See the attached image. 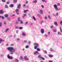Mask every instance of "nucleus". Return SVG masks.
<instances>
[{"label":"nucleus","mask_w":62,"mask_h":62,"mask_svg":"<svg viewBox=\"0 0 62 62\" xmlns=\"http://www.w3.org/2000/svg\"><path fill=\"white\" fill-rule=\"evenodd\" d=\"M8 50L10 52V54H13V53L14 52H15V50L13 47H9L8 48Z\"/></svg>","instance_id":"nucleus-1"},{"label":"nucleus","mask_w":62,"mask_h":62,"mask_svg":"<svg viewBox=\"0 0 62 62\" xmlns=\"http://www.w3.org/2000/svg\"><path fill=\"white\" fill-rule=\"evenodd\" d=\"M54 8L56 11H58L61 10V8H59L58 9L56 4H54Z\"/></svg>","instance_id":"nucleus-2"},{"label":"nucleus","mask_w":62,"mask_h":62,"mask_svg":"<svg viewBox=\"0 0 62 62\" xmlns=\"http://www.w3.org/2000/svg\"><path fill=\"white\" fill-rule=\"evenodd\" d=\"M7 57L8 59H13V57H12L10 56L9 55H7Z\"/></svg>","instance_id":"nucleus-3"},{"label":"nucleus","mask_w":62,"mask_h":62,"mask_svg":"<svg viewBox=\"0 0 62 62\" xmlns=\"http://www.w3.org/2000/svg\"><path fill=\"white\" fill-rule=\"evenodd\" d=\"M41 32L42 34H43L44 33V29H42L41 30Z\"/></svg>","instance_id":"nucleus-4"},{"label":"nucleus","mask_w":62,"mask_h":62,"mask_svg":"<svg viewBox=\"0 0 62 62\" xmlns=\"http://www.w3.org/2000/svg\"><path fill=\"white\" fill-rule=\"evenodd\" d=\"M4 13V11L3 10H0V14H2Z\"/></svg>","instance_id":"nucleus-5"},{"label":"nucleus","mask_w":62,"mask_h":62,"mask_svg":"<svg viewBox=\"0 0 62 62\" xmlns=\"http://www.w3.org/2000/svg\"><path fill=\"white\" fill-rule=\"evenodd\" d=\"M54 24L56 26H58V24L57 22H54Z\"/></svg>","instance_id":"nucleus-6"},{"label":"nucleus","mask_w":62,"mask_h":62,"mask_svg":"<svg viewBox=\"0 0 62 62\" xmlns=\"http://www.w3.org/2000/svg\"><path fill=\"white\" fill-rule=\"evenodd\" d=\"M34 46H39V45L37 43H34Z\"/></svg>","instance_id":"nucleus-7"},{"label":"nucleus","mask_w":62,"mask_h":62,"mask_svg":"<svg viewBox=\"0 0 62 62\" xmlns=\"http://www.w3.org/2000/svg\"><path fill=\"white\" fill-rule=\"evenodd\" d=\"M24 58L25 60H28V59L27 58V57L26 56H25Z\"/></svg>","instance_id":"nucleus-8"},{"label":"nucleus","mask_w":62,"mask_h":62,"mask_svg":"<svg viewBox=\"0 0 62 62\" xmlns=\"http://www.w3.org/2000/svg\"><path fill=\"white\" fill-rule=\"evenodd\" d=\"M48 56H49V57H51V58L53 57V55L51 54H48Z\"/></svg>","instance_id":"nucleus-9"},{"label":"nucleus","mask_w":62,"mask_h":62,"mask_svg":"<svg viewBox=\"0 0 62 62\" xmlns=\"http://www.w3.org/2000/svg\"><path fill=\"white\" fill-rule=\"evenodd\" d=\"M8 14H5L4 15V16L6 18H8Z\"/></svg>","instance_id":"nucleus-10"},{"label":"nucleus","mask_w":62,"mask_h":62,"mask_svg":"<svg viewBox=\"0 0 62 62\" xmlns=\"http://www.w3.org/2000/svg\"><path fill=\"white\" fill-rule=\"evenodd\" d=\"M40 13L41 14H42L43 13V11H42V10H40Z\"/></svg>","instance_id":"nucleus-11"},{"label":"nucleus","mask_w":62,"mask_h":62,"mask_svg":"<svg viewBox=\"0 0 62 62\" xmlns=\"http://www.w3.org/2000/svg\"><path fill=\"white\" fill-rule=\"evenodd\" d=\"M9 30V29L8 28L6 29L5 30V32H8V31Z\"/></svg>","instance_id":"nucleus-12"},{"label":"nucleus","mask_w":62,"mask_h":62,"mask_svg":"<svg viewBox=\"0 0 62 62\" xmlns=\"http://www.w3.org/2000/svg\"><path fill=\"white\" fill-rule=\"evenodd\" d=\"M37 0H35L33 1V3H37Z\"/></svg>","instance_id":"nucleus-13"},{"label":"nucleus","mask_w":62,"mask_h":62,"mask_svg":"<svg viewBox=\"0 0 62 62\" xmlns=\"http://www.w3.org/2000/svg\"><path fill=\"white\" fill-rule=\"evenodd\" d=\"M50 50L51 52H54V51L53 50V49L52 48H50Z\"/></svg>","instance_id":"nucleus-14"},{"label":"nucleus","mask_w":62,"mask_h":62,"mask_svg":"<svg viewBox=\"0 0 62 62\" xmlns=\"http://www.w3.org/2000/svg\"><path fill=\"white\" fill-rule=\"evenodd\" d=\"M22 36H26V35L23 32Z\"/></svg>","instance_id":"nucleus-15"},{"label":"nucleus","mask_w":62,"mask_h":62,"mask_svg":"<svg viewBox=\"0 0 62 62\" xmlns=\"http://www.w3.org/2000/svg\"><path fill=\"white\" fill-rule=\"evenodd\" d=\"M28 11V10H25L24 11V13H26L27 11Z\"/></svg>","instance_id":"nucleus-16"},{"label":"nucleus","mask_w":62,"mask_h":62,"mask_svg":"<svg viewBox=\"0 0 62 62\" xmlns=\"http://www.w3.org/2000/svg\"><path fill=\"white\" fill-rule=\"evenodd\" d=\"M38 46H35L34 47V48L35 49H37V48H38Z\"/></svg>","instance_id":"nucleus-17"},{"label":"nucleus","mask_w":62,"mask_h":62,"mask_svg":"<svg viewBox=\"0 0 62 62\" xmlns=\"http://www.w3.org/2000/svg\"><path fill=\"white\" fill-rule=\"evenodd\" d=\"M43 52L45 54H47V51H45L44 50H43Z\"/></svg>","instance_id":"nucleus-18"},{"label":"nucleus","mask_w":62,"mask_h":62,"mask_svg":"<svg viewBox=\"0 0 62 62\" xmlns=\"http://www.w3.org/2000/svg\"><path fill=\"white\" fill-rule=\"evenodd\" d=\"M57 34L58 35H62V34H61V33L60 32H58Z\"/></svg>","instance_id":"nucleus-19"},{"label":"nucleus","mask_w":62,"mask_h":62,"mask_svg":"<svg viewBox=\"0 0 62 62\" xmlns=\"http://www.w3.org/2000/svg\"><path fill=\"white\" fill-rule=\"evenodd\" d=\"M20 7H21V4H19L17 6V7L18 8H20Z\"/></svg>","instance_id":"nucleus-20"},{"label":"nucleus","mask_w":62,"mask_h":62,"mask_svg":"<svg viewBox=\"0 0 62 62\" xmlns=\"http://www.w3.org/2000/svg\"><path fill=\"white\" fill-rule=\"evenodd\" d=\"M20 59H21V60H24L23 58L22 57H20Z\"/></svg>","instance_id":"nucleus-21"},{"label":"nucleus","mask_w":62,"mask_h":62,"mask_svg":"<svg viewBox=\"0 0 62 62\" xmlns=\"http://www.w3.org/2000/svg\"><path fill=\"white\" fill-rule=\"evenodd\" d=\"M37 51H40V49L39 48H38L37 49Z\"/></svg>","instance_id":"nucleus-22"},{"label":"nucleus","mask_w":62,"mask_h":62,"mask_svg":"<svg viewBox=\"0 0 62 62\" xmlns=\"http://www.w3.org/2000/svg\"><path fill=\"white\" fill-rule=\"evenodd\" d=\"M60 32L61 33H62V29H61V27H60Z\"/></svg>","instance_id":"nucleus-23"},{"label":"nucleus","mask_w":62,"mask_h":62,"mask_svg":"<svg viewBox=\"0 0 62 62\" xmlns=\"http://www.w3.org/2000/svg\"><path fill=\"white\" fill-rule=\"evenodd\" d=\"M7 19L8 21H11V19H10V18H8Z\"/></svg>","instance_id":"nucleus-24"},{"label":"nucleus","mask_w":62,"mask_h":62,"mask_svg":"<svg viewBox=\"0 0 62 62\" xmlns=\"http://www.w3.org/2000/svg\"><path fill=\"white\" fill-rule=\"evenodd\" d=\"M15 11L16 12H19V9H16Z\"/></svg>","instance_id":"nucleus-25"},{"label":"nucleus","mask_w":62,"mask_h":62,"mask_svg":"<svg viewBox=\"0 0 62 62\" xmlns=\"http://www.w3.org/2000/svg\"><path fill=\"white\" fill-rule=\"evenodd\" d=\"M33 19L34 20V21H36V18H35V17L34 16H33Z\"/></svg>","instance_id":"nucleus-26"},{"label":"nucleus","mask_w":62,"mask_h":62,"mask_svg":"<svg viewBox=\"0 0 62 62\" xmlns=\"http://www.w3.org/2000/svg\"><path fill=\"white\" fill-rule=\"evenodd\" d=\"M20 19H21V17H18V21H20Z\"/></svg>","instance_id":"nucleus-27"},{"label":"nucleus","mask_w":62,"mask_h":62,"mask_svg":"<svg viewBox=\"0 0 62 62\" xmlns=\"http://www.w3.org/2000/svg\"><path fill=\"white\" fill-rule=\"evenodd\" d=\"M19 29H20V30H22L23 28L22 27H19Z\"/></svg>","instance_id":"nucleus-28"},{"label":"nucleus","mask_w":62,"mask_h":62,"mask_svg":"<svg viewBox=\"0 0 62 62\" xmlns=\"http://www.w3.org/2000/svg\"><path fill=\"white\" fill-rule=\"evenodd\" d=\"M10 7L11 8H12V7H13V5L12 4H11L10 5Z\"/></svg>","instance_id":"nucleus-29"},{"label":"nucleus","mask_w":62,"mask_h":62,"mask_svg":"<svg viewBox=\"0 0 62 62\" xmlns=\"http://www.w3.org/2000/svg\"><path fill=\"white\" fill-rule=\"evenodd\" d=\"M2 41V39L1 38H0V43H1Z\"/></svg>","instance_id":"nucleus-30"},{"label":"nucleus","mask_w":62,"mask_h":62,"mask_svg":"<svg viewBox=\"0 0 62 62\" xmlns=\"http://www.w3.org/2000/svg\"><path fill=\"white\" fill-rule=\"evenodd\" d=\"M15 62H18L19 61L17 59H15Z\"/></svg>","instance_id":"nucleus-31"},{"label":"nucleus","mask_w":62,"mask_h":62,"mask_svg":"<svg viewBox=\"0 0 62 62\" xmlns=\"http://www.w3.org/2000/svg\"><path fill=\"white\" fill-rule=\"evenodd\" d=\"M5 8H8V6L7 5H6L5 6Z\"/></svg>","instance_id":"nucleus-32"},{"label":"nucleus","mask_w":62,"mask_h":62,"mask_svg":"<svg viewBox=\"0 0 62 62\" xmlns=\"http://www.w3.org/2000/svg\"><path fill=\"white\" fill-rule=\"evenodd\" d=\"M13 1L15 3H16L17 2V0H14Z\"/></svg>","instance_id":"nucleus-33"},{"label":"nucleus","mask_w":62,"mask_h":62,"mask_svg":"<svg viewBox=\"0 0 62 62\" xmlns=\"http://www.w3.org/2000/svg\"><path fill=\"white\" fill-rule=\"evenodd\" d=\"M29 48V46L27 45L26 46V48Z\"/></svg>","instance_id":"nucleus-34"},{"label":"nucleus","mask_w":62,"mask_h":62,"mask_svg":"<svg viewBox=\"0 0 62 62\" xmlns=\"http://www.w3.org/2000/svg\"><path fill=\"white\" fill-rule=\"evenodd\" d=\"M0 56L1 57H4V55L2 54H1L0 55Z\"/></svg>","instance_id":"nucleus-35"},{"label":"nucleus","mask_w":62,"mask_h":62,"mask_svg":"<svg viewBox=\"0 0 62 62\" xmlns=\"http://www.w3.org/2000/svg\"><path fill=\"white\" fill-rule=\"evenodd\" d=\"M4 24L6 25L7 24V22L6 21H5L4 22Z\"/></svg>","instance_id":"nucleus-36"},{"label":"nucleus","mask_w":62,"mask_h":62,"mask_svg":"<svg viewBox=\"0 0 62 62\" xmlns=\"http://www.w3.org/2000/svg\"><path fill=\"white\" fill-rule=\"evenodd\" d=\"M1 18L2 19H5V17L3 16H1Z\"/></svg>","instance_id":"nucleus-37"},{"label":"nucleus","mask_w":62,"mask_h":62,"mask_svg":"<svg viewBox=\"0 0 62 62\" xmlns=\"http://www.w3.org/2000/svg\"><path fill=\"white\" fill-rule=\"evenodd\" d=\"M20 23H21V24H22V23H23V22L21 20H20Z\"/></svg>","instance_id":"nucleus-38"},{"label":"nucleus","mask_w":62,"mask_h":62,"mask_svg":"<svg viewBox=\"0 0 62 62\" xmlns=\"http://www.w3.org/2000/svg\"><path fill=\"white\" fill-rule=\"evenodd\" d=\"M44 23V21H42L40 22V23L41 24H42V23Z\"/></svg>","instance_id":"nucleus-39"},{"label":"nucleus","mask_w":62,"mask_h":62,"mask_svg":"<svg viewBox=\"0 0 62 62\" xmlns=\"http://www.w3.org/2000/svg\"><path fill=\"white\" fill-rule=\"evenodd\" d=\"M58 15V13H57L55 15V16H57Z\"/></svg>","instance_id":"nucleus-40"},{"label":"nucleus","mask_w":62,"mask_h":62,"mask_svg":"<svg viewBox=\"0 0 62 62\" xmlns=\"http://www.w3.org/2000/svg\"><path fill=\"white\" fill-rule=\"evenodd\" d=\"M57 6H60V3H57Z\"/></svg>","instance_id":"nucleus-41"},{"label":"nucleus","mask_w":62,"mask_h":62,"mask_svg":"<svg viewBox=\"0 0 62 62\" xmlns=\"http://www.w3.org/2000/svg\"><path fill=\"white\" fill-rule=\"evenodd\" d=\"M22 6L23 7L25 8V6H26V5L25 4H24L23 5H22Z\"/></svg>","instance_id":"nucleus-42"},{"label":"nucleus","mask_w":62,"mask_h":62,"mask_svg":"<svg viewBox=\"0 0 62 62\" xmlns=\"http://www.w3.org/2000/svg\"><path fill=\"white\" fill-rule=\"evenodd\" d=\"M38 58H41V56H40V55H39L38 56Z\"/></svg>","instance_id":"nucleus-43"},{"label":"nucleus","mask_w":62,"mask_h":62,"mask_svg":"<svg viewBox=\"0 0 62 62\" xmlns=\"http://www.w3.org/2000/svg\"><path fill=\"white\" fill-rule=\"evenodd\" d=\"M44 56L45 57V58H47V56H46V55H44Z\"/></svg>","instance_id":"nucleus-44"},{"label":"nucleus","mask_w":62,"mask_h":62,"mask_svg":"<svg viewBox=\"0 0 62 62\" xmlns=\"http://www.w3.org/2000/svg\"><path fill=\"white\" fill-rule=\"evenodd\" d=\"M28 1H26L25 2V4H28Z\"/></svg>","instance_id":"nucleus-45"},{"label":"nucleus","mask_w":62,"mask_h":62,"mask_svg":"<svg viewBox=\"0 0 62 62\" xmlns=\"http://www.w3.org/2000/svg\"><path fill=\"white\" fill-rule=\"evenodd\" d=\"M42 1L43 2H45V3L46 2V1H45V0H42Z\"/></svg>","instance_id":"nucleus-46"},{"label":"nucleus","mask_w":62,"mask_h":62,"mask_svg":"<svg viewBox=\"0 0 62 62\" xmlns=\"http://www.w3.org/2000/svg\"><path fill=\"white\" fill-rule=\"evenodd\" d=\"M27 40H24V43H26V42H27Z\"/></svg>","instance_id":"nucleus-47"},{"label":"nucleus","mask_w":62,"mask_h":62,"mask_svg":"<svg viewBox=\"0 0 62 62\" xmlns=\"http://www.w3.org/2000/svg\"><path fill=\"white\" fill-rule=\"evenodd\" d=\"M2 23L1 22H0V27H1V26H2Z\"/></svg>","instance_id":"nucleus-48"},{"label":"nucleus","mask_w":62,"mask_h":62,"mask_svg":"<svg viewBox=\"0 0 62 62\" xmlns=\"http://www.w3.org/2000/svg\"><path fill=\"white\" fill-rule=\"evenodd\" d=\"M1 0L2 1V2H6L5 0Z\"/></svg>","instance_id":"nucleus-49"},{"label":"nucleus","mask_w":62,"mask_h":62,"mask_svg":"<svg viewBox=\"0 0 62 62\" xmlns=\"http://www.w3.org/2000/svg\"><path fill=\"white\" fill-rule=\"evenodd\" d=\"M35 52L36 53H37V54H39V52H38V51H35Z\"/></svg>","instance_id":"nucleus-50"},{"label":"nucleus","mask_w":62,"mask_h":62,"mask_svg":"<svg viewBox=\"0 0 62 62\" xmlns=\"http://www.w3.org/2000/svg\"><path fill=\"white\" fill-rule=\"evenodd\" d=\"M19 32V31L18 30H17L16 31V34H18Z\"/></svg>","instance_id":"nucleus-51"},{"label":"nucleus","mask_w":62,"mask_h":62,"mask_svg":"<svg viewBox=\"0 0 62 62\" xmlns=\"http://www.w3.org/2000/svg\"><path fill=\"white\" fill-rule=\"evenodd\" d=\"M28 22H26L25 23V25H26V24H27V23H28Z\"/></svg>","instance_id":"nucleus-52"},{"label":"nucleus","mask_w":62,"mask_h":62,"mask_svg":"<svg viewBox=\"0 0 62 62\" xmlns=\"http://www.w3.org/2000/svg\"><path fill=\"white\" fill-rule=\"evenodd\" d=\"M48 17L49 19H51V17H50V16H48Z\"/></svg>","instance_id":"nucleus-53"},{"label":"nucleus","mask_w":62,"mask_h":62,"mask_svg":"<svg viewBox=\"0 0 62 62\" xmlns=\"http://www.w3.org/2000/svg\"><path fill=\"white\" fill-rule=\"evenodd\" d=\"M10 45L11 46H13V45H14V44H11Z\"/></svg>","instance_id":"nucleus-54"},{"label":"nucleus","mask_w":62,"mask_h":62,"mask_svg":"<svg viewBox=\"0 0 62 62\" xmlns=\"http://www.w3.org/2000/svg\"><path fill=\"white\" fill-rule=\"evenodd\" d=\"M31 43V42L30 41H29L28 42V44H30Z\"/></svg>","instance_id":"nucleus-55"},{"label":"nucleus","mask_w":62,"mask_h":62,"mask_svg":"<svg viewBox=\"0 0 62 62\" xmlns=\"http://www.w3.org/2000/svg\"><path fill=\"white\" fill-rule=\"evenodd\" d=\"M45 19H47V17L46 16H45Z\"/></svg>","instance_id":"nucleus-56"},{"label":"nucleus","mask_w":62,"mask_h":62,"mask_svg":"<svg viewBox=\"0 0 62 62\" xmlns=\"http://www.w3.org/2000/svg\"><path fill=\"white\" fill-rule=\"evenodd\" d=\"M53 27V25L51 26L50 27V28H52Z\"/></svg>","instance_id":"nucleus-57"},{"label":"nucleus","mask_w":62,"mask_h":62,"mask_svg":"<svg viewBox=\"0 0 62 62\" xmlns=\"http://www.w3.org/2000/svg\"><path fill=\"white\" fill-rule=\"evenodd\" d=\"M45 37H48V36L47 34H45Z\"/></svg>","instance_id":"nucleus-58"},{"label":"nucleus","mask_w":62,"mask_h":62,"mask_svg":"<svg viewBox=\"0 0 62 62\" xmlns=\"http://www.w3.org/2000/svg\"><path fill=\"white\" fill-rule=\"evenodd\" d=\"M41 59H42L43 60H45V59H44V58H43V57H42L41 58Z\"/></svg>","instance_id":"nucleus-59"},{"label":"nucleus","mask_w":62,"mask_h":62,"mask_svg":"<svg viewBox=\"0 0 62 62\" xmlns=\"http://www.w3.org/2000/svg\"><path fill=\"white\" fill-rule=\"evenodd\" d=\"M41 7L42 8H44V6H43V5H42L41 6Z\"/></svg>","instance_id":"nucleus-60"},{"label":"nucleus","mask_w":62,"mask_h":62,"mask_svg":"<svg viewBox=\"0 0 62 62\" xmlns=\"http://www.w3.org/2000/svg\"><path fill=\"white\" fill-rule=\"evenodd\" d=\"M19 40H20V39L19 38H18L17 39V40L18 41H19Z\"/></svg>","instance_id":"nucleus-61"},{"label":"nucleus","mask_w":62,"mask_h":62,"mask_svg":"<svg viewBox=\"0 0 62 62\" xmlns=\"http://www.w3.org/2000/svg\"><path fill=\"white\" fill-rule=\"evenodd\" d=\"M60 23L61 24V25H62V21H61L60 22Z\"/></svg>","instance_id":"nucleus-62"},{"label":"nucleus","mask_w":62,"mask_h":62,"mask_svg":"<svg viewBox=\"0 0 62 62\" xmlns=\"http://www.w3.org/2000/svg\"><path fill=\"white\" fill-rule=\"evenodd\" d=\"M18 27H15V28L16 29H18Z\"/></svg>","instance_id":"nucleus-63"},{"label":"nucleus","mask_w":62,"mask_h":62,"mask_svg":"<svg viewBox=\"0 0 62 62\" xmlns=\"http://www.w3.org/2000/svg\"><path fill=\"white\" fill-rule=\"evenodd\" d=\"M48 34L49 35H50V32H48Z\"/></svg>","instance_id":"nucleus-64"}]
</instances>
